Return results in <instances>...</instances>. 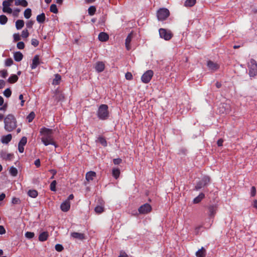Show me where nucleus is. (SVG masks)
Returning <instances> with one entry per match:
<instances>
[{
	"label": "nucleus",
	"mask_w": 257,
	"mask_h": 257,
	"mask_svg": "<svg viewBox=\"0 0 257 257\" xmlns=\"http://www.w3.org/2000/svg\"><path fill=\"white\" fill-rule=\"evenodd\" d=\"M40 134L42 136L41 141L45 146L51 145L54 146L55 148L58 147V145L54 140L53 130L46 127H43L40 130Z\"/></svg>",
	"instance_id": "1"
},
{
	"label": "nucleus",
	"mask_w": 257,
	"mask_h": 257,
	"mask_svg": "<svg viewBox=\"0 0 257 257\" xmlns=\"http://www.w3.org/2000/svg\"><path fill=\"white\" fill-rule=\"evenodd\" d=\"M5 128L9 132H12L17 127V121L15 116L11 114H8L4 119Z\"/></svg>",
	"instance_id": "2"
},
{
	"label": "nucleus",
	"mask_w": 257,
	"mask_h": 257,
	"mask_svg": "<svg viewBox=\"0 0 257 257\" xmlns=\"http://www.w3.org/2000/svg\"><path fill=\"white\" fill-rule=\"evenodd\" d=\"M98 117L101 120H105L109 116L108 107L106 104H101L97 110Z\"/></svg>",
	"instance_id": "3"
},
{
	"label": "nucleus",
	"mask_w": 257,
	"mask_h": 257,
	"mask_svg": "<svg viewBox=\"0 0 257 257\" xmlns=\"http://www.w3.org/2000/svg\"><path fill=\"white\" fill-rule=\"evenodd\" d=\"M248 74L250 77H253L257 75V64L256 61L251 59L248 64Z\"/></svg>",
	"instance_id": "4"
},
{
	"label": "nucleus",
	"mask_w": 257,
	"mask_h": 257,
	"mask_svg": "<svg viewBox=\"0 0 257 257\" xmlns=\"http://www.w3.org/2000/svg\"><path fill=\"white\" fill-rule=\"evenodd\" d=\"M157 15L159 21H164L169 16L170 12L166 8H161L158 11Z\"/></svg>",
	"instance_id": "5"
},
{
	"label": "nucleus",
	"mask_w": 257,
	"mask_h": 257,
	"mask_svg": "<svg viewBox=\"0 0 257 257\" xmlns=\"http://www.w3.org/2000/svg\"><path fill=\"white\" fill-rule=\"evenodd\" d=\"M160 36L161 38L168 41L170 40L173 37V34L170 30L161 28L159 31Z\"/></svg>",
	"instance_id": "6"
},
{
	"label": "nucleus",
	"mask_w": 257,
	"mask_h": 257,
	"mask_svg": "<svg viewBox=\"0 0 257 257\" xmlns=\"http://www.w3.org/2000/svg\"><path fill=\"white\" fill-rule=\"evenodd\" d=\"M219 112L221 114L229 113L231 111V106L227 102L222 103L218 107Z\"/></svg>",
	"instance_id": "7"
},
{
	"label": "nucleus",
	"mask_w": 257,
	"mask_h": 257,
	"mask_svg": "<svg viewBox=\"0 0 257 257\" xmlns=\"http://www.w3.org/2000/svg\"><path fill=\"white\" fill-rule=\"evenodd\" d=\"M154 72L152 70H149L147 71L142 76L141 80L142 82L145 83H149L151 81Z\"/></svg>",
	"instance_id": "8"
},
{
	"label": "nucleus",
	"mask_w": 257,
	"mask_h": 257,
	"mask_svg": "<svg viewBox=\"0 0 257 257\" xmlns=\"http://www.w3.org/2000/svg\"><path fill=\"white\" fill-rule=\"evenodd\" d=\"M152 209V206L149 203H145L138 208V211L140 214H145L150 213Z\"/></svg>",
	"instance_id": "9"
},
{
	"label": "nucleus",
	"mask_w": 257,
	"mask_h": 257,
	"mask_svg": "<svg viewBox=\"0 0 257 257\" xmlns=\"http://www.w3.org/2000/svg\"><path fill=\"white\" fill-rule=\"evenodd\" d=\"M207 66L209 69L212 71H215L219 68V65L217 63H215L211 60L207 61Z\"/></svg>",
	"instance_id": "10"
},
{
	"label": "nucleus",
	"mask_w": 257,
	"mask_h": 257,
	"mask_svg": "<svg viewBox=\"0 0 257 257\" xmlns=\"http://www.w3.org/2000/svg\"><path fill=\"white\" fill-rule=\"evenodd\" d=\"M95 69L98 73L102 72L105 69V64L102 61H98L95 65Z\"/></svg>",
	"instance_id": "11"
},
{
	"label": "nucleus",
	"mask_w": 257,
	"mask_h": 257,
	"mask_svg": "<svg viewBox=\"0 0 257 257\" xmlns=\"http://www.w3.org/2000/svg\"><path fill=\"white\" fill-rule=\"evenodd\" d=\"M70 208V202L68 200H65L63 202L61 205L60 208L63 212H67Z\"/></svg>",
	"instance_id": "12"
},
{
	"label": "nucleus",
	"mask_w": 257,
	"mask_h": 257,
	"mask_svg": "<svg viewBox=\"0 0 257 257\" xmlns=\"http://www.w3.org/2000/svg\"><path fill=\"white\" fill-rule=\"evenodd\" d=\"M132 38H133V33L131 32L127 35V36L125 39V48L127 50H130L131 49V42L132 41Z\"/></svg>",
	"instance_id": "13"
},
{
	"label": "nucleus",
	"mask_w": 257,
	"mask_h": 257,
	"mask_svg": "<svg viewBox=\"0 0 257 257\" xmlns=\"http://www.w3.org/2000/svg\"><path fill=\"white\" fill-rule=\"evenodd\" d=\"M40 64V59L39 56L36 55L34 56L32 60V63L31 65V67L32 69H34L36 68V67Z\"/></svg>",
	"instance_id": "14"
},
{
	"label": "nucleus",
	"mask_w": 257,
	"mask_h": 257,
	"mask_svg": "<svg viewBox=\"0 0 257 257\" xmlns=\"http://www.w3.org/2000/svg\"><path fill=\"white\" fill-rule=\"evenodd\" d=\"M0 155L2 158L7 160H11L14 157L13 154H7L6 152L4 151H2L0 153Z\"/></svg>",
	"instance_id": "15"
},
{
	"label": "nucleus",
	"mask_w": 257,
	"mask_h": 257,
	"mask_svg": "<svg viewBox=\"0 0 257 257\" xmlns=\"http://www.w3.org/2000/svg\"><path fill=\"white\" fill-rule=\"evenodd\" d=\"M109 39V36L107 34L104 32H101L98 35V39L101 42L107 41Z\"/></svg>",
	"instance_id": "16"
},
{
	"label": "nucleus",
	"mask_w": 257,
	"mask_h": 257,
	"mask_svg": "<svg viewBox=\"0 0 257 257\" xmlns=\"http://www.w3.org/2000/svg\"><path fill=\"white\" fill-rule=\"evenodd\" d=\"M96 173L94 171H89L86 173L85 175L86 179L88 181H92L95 177H96Z\"/></svg>",
	"instance_id": "17"
},
{
	"label": "nucleus",
	"mask_w": 257,
	"mask_h": 257,
	"mask_svg": "<svg viewBox=\"0 0 257 257\" xmlns=\"http://www.w3.org/2000/svg\"><path fill=\"white\" fill-rule=\"evenodd\" d=\"M71 236L74 239L83 240L84 239V234L79 232H73L71 233Z\"/></svg>",
	"instance_id": "18"
},
{
	"label": "nucleus",
	"mask_w": 257,
	"mask_h": 257,
	"mask_svg": "<svg viewBox=\"0 0 257 257\" xmlns=\"http://www.w3.org/2000/svg\"><path fill=\"white\" fill-rule=\"evenodd\" d=\"M196 257H205L206 250L204 247H202L196 252Z\"/></svg>",
	"instance_id": "19"
},
{
	"label": "nucleus",
	"mask_w": 257,
	"mask_h": 257,
	"mask_svg": "<svg viewBox=\"0 0 257 257\" xmlns=\"http://www.w3.org/2000/svg\"><path fill=\"white\" fill-rule=\"evenodd\" d=\"M209 215L212 217L214 216L217 210V207L215 205H210L208 207Z\"/></svg>",
	"instance_id": "20"
},
{
	"label": "nucleus",
	"mask_w": 257,
	"mask_h": 257,
	"mask_svg": "<svg viewBox=\"0 0 257 257\" xmlns=\"http://www.w3.org/2000/svg\"><path fill=\"white\" fill-rule=\"evenodd\" d=\"M12 136L11 134H8L3 136L1 139V141L3 144H8L12 140Z\"/></svg>",
	"instance_id": "21"
},
{
	"label": "nucleus",
	"mask_w": 257,
	"mask_h": 257,
	"mask_svg": "<svg viewBox=\"0 0 257 257\" xmlns=\"http://www.w3.org/2000/svg\"><path fill=\"white\" fill-rule=\"evenodd\" d=\"M49 236V233L47 231H43L41 232L39 236V241H46Z\"/></svg>",
	"instance_id": "22"
},
{
	"label": "nucleus",
	"mask_w": 257,
	"mask_h": 257,
	"mask_svg": "<svg viewBox=\"0 0 257 257\" xmlns=\"http://www.w3.org/2000/svg\"><path fill=\"white\" fill-rule=\"evenodd\" d=\"M204 197L205 194L203 193H201L198 196H197L193 199V202L194 204L199 203Z\"/></svg>",
	"instance_id": "23"
},
{
	"label": "nucleus",
	"mask_w": 257,
	"mask_h": 257,
	"mask_svg": "<svg viewBox=\"0 0 257 257\" xmlns=\"http://www.w3.org/2000/svg\"><path fill=\"white\" fill-rule=\"evenodd\" d=\"M14 59L16 61L20 62L23 58V55L20 52H16L14 54Z\"/></svg>",
	"instance_id": "24"
},
{
	"label": "nucleus",
	"mask_w": 257,
	"mask_h": 257,
	"mask_svg": "<svg viewBox=\"0 0 257 257\" xmlns=\"http://www.w3.org/2000/svg\"><path fill=\"white\" fill-rule=\"evenodd\" d=\"M15 5L16 6H22L24 7L28 6V2L26 0H16Z\"/></svg>",
	"instance_id": "25"
},
{
	"label": "nucleus",
	"mask_w": 257,
	"mask_h": 257,
	"mask_svg": "<svg viewBox=\"0 0 257 257\" xmlns=\"http://www.w3.org/2000/svg\"><path fill=\"white\" fill-rule=\"evenodd\" d=\"M46 19L45 15L44 13H42L37 16L36 20L37 22L40 24L44 23Z\"/></svg>",
	"instance_id": "26"
},
{
	"label": "nucleus",
	"mask_w": 257,
	"mask_h": 257,
	"mask_svg": "<svg viewBox=\"0 0 257 257\" xmlns=\"http://www.w3.org/2000/svg\"><path fill=\"white\" fill-rule=\"evenodd\" d=\"M18 76L17 75L12 74L8 79V81L10 83H14L18 81Z\"/></svg>",
	"instance_id": "27"
},
{
	"label": "nucleus",
	"mask_w": 257,
	"mask_h": 257,
	"mask_svg": "<svg viewBox=\"0 0 257 257\" xmlns=\"http://www.w3.org/2000/svg\"><path fill=\"white\" fill-rule=\"evenodd\" d=\"M61 80V76L58 74H55V78L53 80L52 83L53 85H58L60 84Z\"/></svg>",
	"instance_id": "28"
},
{
	"label": "nucleus",
	"mask_w": 257,
	"mask_h": 257,
	"mask_svg": "<svg viewBox=\"0 0 257 257\" xmlns=\"http://www.w3.org/2000/svg\"><path fill=\"white\" fill-rule=\"evenodd\" d=\"M24 21L22 20H18L16 22L17 29L20 30L24 26Z\"/></svg>",
	"instance_id": "29"
},
{
	"label": "nucleus",
	"mask_w": 257,
	"mask_h": 257,
	"mask_svg": "<svg viewBox=\"0 0 257 257\" xmlns=\"http://www.w3.org/2000/svg\"><path fill=\"white\" fill-rule=\"evenodd\" d=\"M3 11L4 13H7L8 14H11L12 13V12H13L12 9L10 8V6L11 5H8V6L7 5L6 6V5H5L3 2Z\"/></svg>",
	"instance_id": "30"
},
{
	"label": "nucleus",
	"mask_w": 257,
	"mask_h": 257,
	"mask_svg": "<svg viewBox=\"0 0 257 257\" xmlns=\"http://www.w3.org/2000/svg\"><path fill=\"white\" fill-rule=\"evenodd\" d=\"M96 141L100 143L103 147H106L107 145V142L103 137H99Z\"/></svg>",
	"instance_id": "31"
},
{
	"label": "nucleus",
	"mask_w": 257,
	"mask_h": 257,
	"mask_svg": "<svg viewBox=\"0 0 257 257\" xmlns=\"http://www.w3.org/2000/svg\"><path fill=\"white\" fill-rule=\"evenodd\" d=\"M24 17L26 19H29L32 15V11L30 8L25 10L24 13Z\"/></svg>",
	"instance_id": "32"
},
{
	"label": "nucleus",
	"mask_w": 257,
	"mask_h": 257,
	"mask_svg": "<svg viewBox=\"0 0 257 257\" xmlns=\"http://www.w3.org/2000/svg\"><path fill=\"white\" fill-rule=\"evenodd\" d=\"M28 195L31 197L36 198L38 196V192L36 190H30Z\"/></svg>",
	"instance_id": "33"
},
{
	"label": "nucleus",
	"mask_w": 257,
	"mask_h": 257,
	"mask_svg": "<svg viewBox=\"0 0 257 257\" xmlns=\"http://www.w3.org/2000/svg\"><path fill=\"white\" fill-rule=\"evenodd\" d=\"M9 172L12 176L15 177L18 174V170L14 167H11L10 168Z\"/></svg>",
	"instance_id": "34"
},
{
	"label": "nucleus",
	"mask_w": 257,
	"mask_h": 257,
	"mask_svg": "<svg viewBox=\"0 0 257 257\" xmlns=\"http://www.w3.org/2000/svg\"><path fill=\"white\" fill-rule=\"evenodd\" d=\"M120 175V170L118 168H114L112 170V176L115 178L117 179Z\"/></svg>",
	"instance_id": "35"
},
{
	"label": "nucleus",
	"mask_w": 257,
	"mask_h": 257,
	"mask_svg": "<svg viewBox=\"0 0 257 257\" xmlns=\"http://www.w3.org/2000/svg\"><path fill=\"white\" fill-rule=\"evenodd\" d=\"M196 3V0H186L185 2L184 5L186 7H192Z\"/></svg>",
	"instance_id": "36"
},
{
	"label": "nucleus",
	"mask_w": 257,
	"mask_h": 257,
	"mask_svg": "<svg viewBox=\"0 0 257 257\" xmlns=\"http://www.w3.org/2000/svg\"><path fill=\"white\" fill-rule=\"evenodd\" d=\"M8 22L7 17L4 15L0 16V24L2 25L6 24Z\"/></svg>",
	"instance_id": "37"
},
{
	"label": "nucleus",
	"mask_w": 257,
	"mask_h": 257,
	"mask_svg": "<svg viewBox=\"0 0 257 257\" xmlns=\"http://www.w3.org/2000/svg\"><path fill=\"white\" fill-rule=\"evenodd\" d=\"M96 12V8L94 6H90L88 9V13L90 16L94 15Z\"/></svg>",
	"instance_id": "38"
},
{
	"label": "nucleus",
	"mask_w": 257,
	"mask_h": 257,
	"mask_svg": "<svg viewBox=\"0 0 257 257\" xmlns=\"http://www.w3.org/2000/svg\"><path fill=\"white\" fill-rule=\"evenodd\" d=\"M35 116V114L34 112L32 111L30 113V114L27 116V119H28V121L29 122H31L33 121V120L34 119Z\"/></svg>",
	"instance_id": "39"
},
{
	"label": "nucleus",
	"mask_w": 257,
	"mask_h": 257,
	"mask_svg": "<svg viewBox=\"0 0 257 257\" xmlns=\"http://www.w3.org/2000/svg\"><path fill=\"white\" fill-rule=\"evenodd\" d=\"M200 181L205 186L209 183L210 178L208 176H204Z\"/></svg>",
	"instance_id": "40"
},
{
	"label": "nucleus",
	"mask_w": 257,
	"mask_h": 257,
	"mask_svg": "<svg viewBox=\"0 0 257 257\" xmlns=\"http://www.w3.org/2000/svg\"><path fill=\"white\" fill-rule=\"evenodd\" d=\"M95 212L97 214H100L104 211V208L101 206H97L94 209Z\"/></svg>",
	"instance_id": "41"
},
{
	"label": "nucleus",
	"mask_w": 257,
	"mask_h": 257,
	"mask_svg": "<svg viewBox=\"0 0 257 257\" xmlns=\"http://www.w3.org/2000/svg\"><path fill=\"white\" fill-rule=\"evenodd\" d=\"M27 142V139L26 137H23L21 139L18 145L24 147Z\"/></svg>",
	"instance_id": "42"
},
{
	"label": "nucleus",
	"mask_w": 257,
	"mask_h": 257,
	"mask_svg": "<svg viewBox=\"0 0 257 257\" xmlns=\"http://www.w3.org/2000/svg\"><path fill=\"white\" fill-rule=\"evenodd\" d=\"M50 11L53 13L57 14L58 12L57 6L55 4H52L50 7Z\"/></svg>",
	"instance_id": "43"
},
{
	"label": "nucleus",
	"mask_w": 257,
	"mask_h": 257,
	"mask_svg": "<svg viewBox=\"0 0 257 257\" xmlns=\"http://www.w3.org/2000/svg\"><path fill=\"white\" fill-rule=\"evenodd\" d=\"M204 187H205V185L203 184L201 181H199L197 183V184L195 187V190L198 191Z\"/></svg>",
	"instance_id": "44"
},
{
	"label": "nucleus",
	"mask_w": 257,
	"mask_h": 257,
	"mask_svg": "<svg viewBox=\"0 0 257 257\" xmlns=\"http://www.w3.org/2000/svg\"><path fill=\"white\" fill-rule=\"evenodd\" d=\"M57 184V182L56 180L53 181L50 185V189L52 191H55L56 190V186Z\"/></svg>",
	"instance_id": "45"
},
{
	"label": "nucleus",
	"mask_w": 257,
	"mask_h": 257,
	"mask_svg": "<svg viewBox=\"0 0 257 257\" xmlns=\"http://www.w3.org/2000/svg\"><path fill=\"white\" fill-rule=\"evenodd\" d=\"M12 94V91L10 89V88H7L4 91V95L5 96H6L7 98L10 97L11 96Z\"/></svg>",
	"instance_id": "46"
},
{
	"label": "nucleus",
	"mask_w": 257,
	"mask_h": 257,
	"mask_svg": "<svg viewBox=\"0 0 257 257\" xmlns=\"http://www.w3.org/2000/svg\"><path fill=\"white\" fill-rule=\"evenodd\" d=\"M21 202V200L19 198L17 197H13L12 199V203L13 204L16 205V204H20Z\"/></svg>",
	"instance_id": "47"
},
{
	"label": "nucleus",
	"mask_w": 257,
	"mask_h": 257,
	"mask_svg": "<svg viewBox=\"0 0 257 257\" xmlns=\"http://www.w3.org/2000/svg\"><path fill=\"white\" fill-rule=\"evenodd\" d=\"M34 235H35L34 233L32 232L27 231L25 233V236L28 239H31L33 238V237L34 236Z\"/></svg>",
	"instance_id": "48"
},
{
	"label": "nucleus",
	"mask_w": 257,
	"mask_h": 257,
	"mask_svg": "<svg viewBox=\"0 0 257 257\" xmlns=\"http://www.w3.org/2000/svg\"><path fill=\"white\" fill-rule=\"evenodd\" d=\"M29 33L28 32V30L25 29V30H23V31L22 32L21 36L23 38H27L29 37Z\"/></svg>",
	"instance_id": "49"
},
{
	"label": "nucleus",
	"mask_w": 257,
	"mask_h": 257,
	"mask_svg": "<svg viewBox=\"0 0 257 257\" xmlns=\"http://www.w3.org/2000/svg\"><path fill=\"white\" fill-rule=\"evenodd\" d=\"M14 62L12 58H8L6 60L5 65L6 66H10L13 64Z\"/></svg>",
	"instance_id": "50"
},
{
	"label": "nucleus",
	"mask_w": 257,
	"mask_h": 257,
	"mask_svg": "<svg viewBox=\"0 0 257 257\" xmlns=\"http://www.w3.org/2000/svg\"><path fill=\"white\" fill-rule=\"evenodd\" d=\"M55 249L57 251H61L64 249V247L62 244H57L55 246Z\"/></svg>",
	"instance_id": "51"
},
{
	"label": "nucleus",
	"mask_w": 257,
	"mask_h": 257,
	"mask_svg": "<svg viewBox=\"0 0 257 257\" xmlns=\"http://www.w3.org/2000/svg\"><path fill=\"white\" fill-rule=\"evenodd\" d=\"M39 42L36 39H32L31 40V44L34 47H37L39 45Z\"/></svg>",
	"instance_id": "52"
},
{
	"label": "nucleus",
	"mask_w": 257,
	"mask_h": 257,
	"mask_svg": "<svg viewBox=\"0 0 257 257\" xmlns=\"http://www.w3.org/2000/svg\"><path fill=\"white\" fill-rule=\"evenodd\" d=\"M17 47L19 49H23L25 48V44L23 42H19L17 44Z\"/></svg>",
	"instance_id": "53"
},
{
	"label": "nucleus",
	"mask_w": 257,
	"mask_h": 257,
	"mask_svg": "<svg viewBox=\"0 0 257 257\" xmlns=\"http://www.w3.org/2000/svg\"><path fill=\"white\" fill-rule=\"evenodd\" d=\"M13 38L15 42H18L21 40V37L19 34H14Z\"/></svg>",
	"instance_id": "54"
},
{
	"label": "nucleus",
	"mask_w": 257,
	"mask_h": 257,
	"mask_svg": "<svg viewBox=\"0 0 257 257\" xmlns=\"http://www.w3.org/2000/svg\"><path fill=\"white\" fill-rule=\"evenodd\" d=\"M125 77L126 79L131 80L133 79V75L131 72H127L125 73Z\"/></svg>",
	"instance_id": "55"
},
{
	"label": "nucleus",
	"mask_w": 257,
	"mask_h": 257,
	"mask_svg": "<svg viewBox=\"0 0 257 257\" xmlns=\"http://www.w3.org/2000/svg\"><path fill=\"white\" fill-rule=\"evenodd\" d=\"M0 73H1V76L4 78H6L8 75L7 70H3L0 71Z\"/></svg>",
	"instance_id": "56"
},
{
	"label": "nucleus",
	"mask_w": 257,
	"mask_h": 257,
	"mask_svg": "<svg viewBox=\"0 0 257 257\" xmlns=\"http://www.w3.org/2000/svg\"><path fill=\"white\" fill-rule=\"evenodd\" d=\"M122 162V160L120 158H116V159H114L113 160V163L115 164V165H118L119 164H120Z\"/></svg>",
	"instance_id": "57"
},
{
	"label": "nucleus",
	"mask_w": 257,
	"mask_h": 257,
	"mask_svg": "<svg viewBox=\"0 0 257 257\" xmlns=\"http://www.w3.org/2000/svg\"><path fill=\"white\" fill-rule=\"evenodd\" d=\"M34 24V22L32 21H29L26 23V26L27 28L31 29Z\"/></svg>",
	"instance_id": "58"
},
{
	"label": "nucleus",
	"mask_w": 257,
	"mask_h": 257,
	"mask_svg": "<svg viewBox=\"0 0 257 257\" xmlns=\"http://www.w3.org/2000/svg\"><path fill=\"white\" fill-rule=\"evenodd\" d=\"M19 98L21 100V105L22 106H24L25 100L24 99V96L23 94H20L19 96Z\"/></svg>",
	"instance_id": "59"
},
{
	"label": "nucleus",
	"mask_w": 257,
	"mask_h": 257,
	"mask_svg": "<svg viewBox=\"0 0 257 257\" xmlns=\"http://www.w3.org/2000/svg\"><path fill=\"white\" fill-rule=\"evenodd\" d=\"M256 194V188L254 186H252L251 188V196L253 197Z\"/></svg>",
	"instance_id": "60"
},
{
	"label": "nucleus",
	"mask_w": 257,
	"mask_h": 257,
	"mask_svg": "<svg viewBox=\"0 0 257 257\" xmlns=\"http://www.w3.org/2000/svg\"><path fill=\"white\" fill-rule=\"evenodd\" d=\"M223 140L222 139H220L217 141V144L218 147H221L223 145Z\"/></svg>",
	"instance_id": "61"
},
{
	"label": "nucleus",
	"mask_w": 257,
	"mask_h": 257,
	"mask_svg": "<svg viewBox=\"0 0 257 257\" xmlns=\"http://www.w3.org/2000/svg\"><path fill=\"white\" fill-rule=\"evenodd\" d=\"M6 85V82L4 80H0V89L3 88Z\"/></svg>",
	"instance_id": "62"
},
{
	"label": "nucleus",
	"mask_w": 257,
	"mask_h": 257,
	"mask_svg": "<svg viewBox=\"0 0 257 257\" xmlns=\"http://www.w3.org/2000/svg\"><path fill=\"white\" fill-rule=\"evenodd\" d=\"M6 230L3 225H0V234H3L5 233Z\"/></svg>",
	"instance_id": "63"
},
{
	"label": "nucleus",
	"mask_w": 257,
	"mask_h": 257,
	"mask_svg": "<svg viewBox=\"0 0 257 257\" xmlns=\"http://www.w3.org/2000/svg\"><path fill=\"white\" fill-rule=\"evenodd\" d=\"M34 164L37 167H39L41 165V163H40V160L37 159L36 160H35Z\"/></svg>",
	"instance_id": "64"
}]
</instances>
